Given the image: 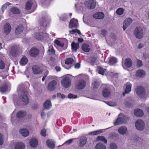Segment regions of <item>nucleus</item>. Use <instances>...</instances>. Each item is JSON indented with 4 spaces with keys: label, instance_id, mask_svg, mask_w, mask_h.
Here are the masks:
<instances>
[{
    "label": "nucleus",
    "instance_id": "1",
    "mask_svg": "<svg viewBox=\"0 0 149 149\" xmlns=\"http://www.w3.org/2000/svg\"><path fill=\"white\" fill-rule=\"evenodd\" d=\"M129 117L125 115L120 114L116 121L114 123L115 125L121 124H125L127 123L130 119Z\"/></svg>",
    "mask_w": 149,
    "mask_h": 149
},
{
    "label": "nucleus",
    "instance_id": "2",
    "mask_svg": "<svg viewBox=\"0 0 149 149\" xmlns=\"http://www.w3.org/2000/svg\"><path fill=\"white\" fill-rule=\"evenodd\" d=\"M134 35L137 39H141L143 38L144 36L143 29L141 27H137L134 31Z\"/></svg>",
    "mask_w": 149,
    "mask_h": 149
},
{
    "label": "nucleus",
    "instance_id": "3",
    "mask_svg": "<svg viewBox=\"0 0 149 149\" xmlns=\"http://www.w3.org/2000/svg\"><path fill=\"white\" fill-rule=\"evenodd\" d=\"M85 80L84 79H81L79 80L77 84V89L79 90L84 89L86 85V81L88 80V76L85 77Z\"/></svg>",
    "mask_w": 149,
    "mask_h": 149
},
{
    "label": "nucleus",
    "instance_id": "4",
    "mask_svg": "<svg viewBox=\"0 0 149 149\" xmlns=\"http://www.w3.org/2000/svg\"><path fill=\"white\" fill-rule=\"evenodd\" d=\"M76 138L78 139L77 145L79 147H83L86 144L87 138L86 136H81Z\"/></svg>",
    "mask_w": 149,
    "mask_h": 149
},
{
    "label": "nucleus",
    "instance_id": "5",
    "mask_svg": "<svg viewBox=\"0 0 149 149\" xmlns=\"http://www.w3.org/2000/svg\"><path fill=\"white\" fill-rule=\"evenodd\" d=\"M61 83L63 86L65 88L69 87L71 83L70 79L68 77H65L63 78L61 80Z\"/></svg>",
    "mask_w": 149,
    "mask_h": 149
},
{
    "label": "nucleus",
    "instance_id": "6",
    "mask_svg": "<svg viewBox=\"0 0 149 149\" xmlns=\"http://www.w3.org/2000/svg\"><path fill=\"white\" fill-rule=\"evenodd\" d=\"M135 126L137 130H142L144 128L145 124L142 120H138L135 122Z\"/></svg>",
    "mask_w": 149,
    "mask_h": 149
},
{
    "label": "nucleus",
    "instance_id": "7",
    "mask_svg": "<svg viewBox=\"0 0 149 149\" xmlns=\"http://www.w3.org/2000/svg\"><path fill=\"white\" fill-rule=\"evenodd\" d=\"M136 93L140 97L145 96L146 92L145 89L142 86L138 87L136 89Z\"/></svg>",
    "mask_w": 149,
    "mask_h": 149
},
{
    "label": "nucleus",
    "instance_id": "8",
    "mask_svg": "<svg viewBox=\"0 0 149 149\" xmlns=\"http://www.w3.org/2000/svg\"><path fill=\"white\" fill-rule=\"evenodd\" d=\"M56 82L54 80H52L48 84L47 89L50 91H53L56 88Z\"/></svg>",
    "mask_w": 149,
    "mask_h": 149
},
{
    "label": "nucleus",
    "instance_id": "9",
    "mask_svg": "<svg viewBox=\"0 0 149 149\" xmlns=\"http://www.w3.org/2000/svg\"><path fill=\"white\" fill-rule=\"evenodd\" d=\"M69 26L71 28H77L78 26V21L74 18L70 20L69 24Z\"/></svg>",
    "mask_w": 149,
    "mask_h": 149
},
{
    "label": "nucleus",
    "instance_id": "10",
    "mask_svg": "<svg viewBox=\"0 0 149 149\" xmlns=\"http://www.w3.org/2000/svg\"><path fill=\"white\" fill-rule=\"evenodd\" d=\"M96 3V2L93 0L86 1L85 3L86 6L91 9H93L95 8Z\"/></svg>",
    "mask_w": 149,
    "mask_h": 149
},
{
    "label": "nucleus",
    "instance_id": "11",
    "mask_svg": "<svg viewBox=\"0 0 149 149\" xmlns=\"http://www.w3.org/2000/svg\"><path fill=\"white\" fill-rule=\"evenodd\" d=\"M132 19L130 18H128L126 19L124 21L123 23V30H125L127 27L132 23Z\"/></svg>",
    "mask_w": 149,
    "mask_h": 149
},
{
    "label": "nucleus",
    "instance_id": "12",
    "mask_svg": "<svg viewBox=\"0 0 149 149\" xmlns=\"http://www.w3.org/2000/svg\"><path fill=\"white\" fill-rule=\"evenodd\" d=\"M38 140L35 138H31L29 142L30 146L34 148L38 145Z\"/></svg>",
    "mask_w": 149,
    "mask_h": 149
},
{
    "label": "nucleus",
    "instance_id": "13",
    "mask_svg": "<svg viewBox=\"0 0 149 149\" xmlns=\"http://www.w3.org/2000/svg\"><path fill=\"white\" fill-rule=\"evenodd\" d=\"M126 87L125 90V93H123V96L125 95V93H128L130 92L131 90L132 84L129 82H127L125 84Z\"/></svg>",
    "mask_w": 149,
    "mask_h": 149
},
{
    "label": "nucleus",
    "instance_id": "14",
    "mask_svg": "<svg viewBox=\"0 0 149 149\" xmlns=\"http://www.w3.org/2000/svg\"><path fill=\"white\" fill-rule=\"evenodd\" d=\"M25 147L24 144L23 143L19 142L16 143L14 146L15 149H24Z\"/></svg>",
    "mask_w": 149,
    "mask_h": 149
},
{
    "label": "nucleus",
    "instance_id": "15",
    "mask_svg": "<svg viewBox=\"0 0 149 149\" xmlns=\"http://www.w3.org/2000/svg\"><path fill=\"white\" fill-rule=\"evenodd\" d=\"M21 100L25 104H27L29 102V99L27 96L25 94H23L20 96Z\"/></svg>",
    "mask_w": 149,
    "mask_h": 149
},
{
    "label": "nucleus",
    "instance_id": "16",
    "mask_svg": "<svg viewBox=\"0 0 149 149\" xmlns=\"http://www.w3.org/2000/svg\"><path fill=\"white\" fill-rule=\"evenodd\" d=\"M39 53V50L36 48H32L30 51L29 53L31 56H37Z\"/></svg>",
    "mask_w": 149,
    "mask_h": 149
},
{
    "label": "nucleus",
    "instance_id": "17",
    "mask_svg": "<svg viewBox=\"0 0 149 149\" xmlns=\"http://www.w3.org/2000/svg\"><path fill=\"white\" fill-rule=\"evenodd\" d=\"M32 70L34 73L36 74H40L42 71L41 69H40L39 67L37 66H34L32 68Z\"/></svg>",
    "mask_w": 149,
    "mask_h": 149
},
{
    "label": "nucleus",
    "instance_id": "18",
    "mask_svg": "<svg viewBox=\"0 0 149 149\" xmlns=\"http://www.w3.org/2000/svg\"><path fill=\"white\" fill-rule=\"evenodd\" d=\"M47 145L49 148L53 149L55 146V143L52 140L48 139L46 142Z\"/></svg>",
    "mask_w": 149,
    "mask_h": 149
},
{
    "label": "nucleus",
    "instance_id": "19",
    "mask_svg": "<svg viewBox=\"0 0 149 149\" xmlns=\"http://www.w3.org/2000/svg\"><path fill=\"white\" fill-rule=\"evenodd\" d=\"M104 16L103 13L101 12L97 13L93 15L94 18L97 19H102L104 17Z\"/></svg>",
    "mask_w": 149,
    "mask_h": 149
},
{
    "label": "nucleus",
    "instance_id": "20",
    "mask_svg": "<svg viewBox=\"0 0 149 149\" xmlns=\"http://www.w3.org/2000/svg\"><path fill=\"white\" fill-rule=\"evenodd\" d=\"M11 30V27L10 24L7 23L4 26V32L6 34H8Z\"/></svg>",
    "mask_w": 149,
    "mask_h": 149
},
{
    "label": "nucleus",
    "instance_id": "21",
    "mask_svg": "<svg viewBox=\"0 0 149 149\" xmlns=\"http://www.w3.org/2000/svg\"><path fill=\"white\" fill-rule=\"evenodd\" d=\"M134 114L135 116L138 117H141L143 115L142 111L140 109H136L134 111Z\"/></svg>",
    "mask_w": 149,
    "mask_h": 149
},
{
    "label": "nucleus",
    "instance_id": "22",
    "mask_svg": "<svg viewBox=\"0 0 149 149\" xmlns=\"http://www.w3.org/2000/svg\"><path fill=\"white\" fill-rule=\"evenodd\" d=\"M146 74L145 72L142 70H139L136 71V75L137 76L142 77Z\"/></svg>",
    "mask_w": 149,
    "mask_h": 149
},
{
    "label": "nucleus",
    "instance_id": "23",
    "mask_svg": "<svg viewBox=\"0 0 149 149\" xmlns=\"http://www.w3.org/2000/svg\"><path fill=\"white\" fill-rule=\"evenodd\" d=\"M19 132L23 136L25 137L27 136L29 134V131L25 129H21Z\"/></svg>",
    "mask_w": 149,
    "mask_h": 149
},
{
    "label": "nucleus",
    "instance_id": "24",
    "mask_svg": "<svg viewBox=\"0 0 149 149\" xmlns=\"http://www.w3.org/2000/svg\"><path fill=\"white\" fill-rule=\"evenodd\" d=\"M127 130V128L125 126H122L118 129V132L122 135L124 134Z\"/></svg>",
    "mask_w": 149,
    "mask_h": 149
},
{
    "label": "nucleus",
    "instance_id": "25",
    "mask_svg": "<svg viewBox=\"0 0 149 149\" xmlns=\"http://www.w3.org/2000/svg\"><path fill=\"white\" fill-rule=\"evenodd\" d=\"M17 47L16 46H13L11 47L10 53L13 56H15L17 54Z\"/></svg>",
    "mask_w": 149,
    "mask_h": 149
},
{
    "label": "nucleus",
    "instance_id": "26",
    "mask_svg": "<svg viewBox=\"0 0 149 149\" xmlns=\"http://www.w3.org/2000/svg\"><path fill=\"white\" fill-rule=\"evenodd\" d=\"M125 64L127 67H130L132 65V62L131 60L129 58L126 59L125 60Z\"/></svg>",
    "mask_w": 149,
    "mask_h": 149
},
{
    "label": "nucleus",
    "instance_id": "27",
    "mask_svg": "<svg viewBox=\"0 0 149 149\" xmlns=\"http://www.w3.org/2000/svg\"><path fill=\"white\" fill-rule=\"evenodd\" d=\"M95 149H106V147L103 143H99L96 145Z\"/></svg>",
    "mask_w": 149,
    "mask_h": 149
},
{
    "label": "nucleus",
    "instance_id": "28",
    "mask_svg": "<svg viewBox=\"0 0 149 149\" xmlns=\"http://www.w3.org/2000/svg\"><path fill=\"white\" fill-rule=\"evenodd\" d=\"M79 46L78 43H75L74 42L72 43L71 47L72 50L75 52H77V50L79 48Z\"/></svg>",
    "mask_w": 149,
    "mask_h": 149
},
{
    "label": "nucleus",
    "instance_id": "29",
    "mask_svg": "<svg viewBox=\"0 0 149 149\" xmlns=\"http://www.w3.org/2000/svg\"><path fill=\"white\" fill-rule=\"evenodd\" d=\"M23 29V26L22 25H20L16 28L15 31V33L17 34H19L22 31Z\"/></svg>",
    "mask_w": 149,
    "mask_h": 149
},
{
    "label": "nucleus",
    "instance_id": "30",
    "mask_svg": "<svg viewBox=\"0 0 149 149\" xmlns=\"http://www.w3.org/2000/svg\"><path fill=\"white\" fill-rule=\"evenodd\" d=\"M102 93L103 96L104 97H107L110 95V92L109 89L105 88L102 92Z\"/></svg>",
    "mask_w": 149,
    "mask_h": 149
},
{
    "label": "nucleus",
    "instance_id": "31",
    "mask_svg": "<svg viewBox=\"0 0 149 149\" xmlns=\"http://www.w3.org/2000/svg\"><path fill=\"white\" fill-rule=\"evenodd\" d=\"M117 62V59L116 58L111 57L109 59L108 63L110 65H112L116 63Z\"/></svg>",
    "mask_w": 149,
    "mask_h": 149
},
{
    "label": "nucleus",
    "instance_id": "32",
    "mask_svg": "<svg viewBox=\"0 0 149 149\" xmlns=\"http://www.w3.org/2000/svg\"><path fill=\"white\" fill-rule=\"evenodd\" d=\"M82 49L84 51L86 52H89L90 50L89 45L86 44L82 45Z\"/></svg>",
    "mask_w": 149,
    "mask_h": 149
},
{
    "label": "nucleus",
    "instance_id": "33",
    "mask_svg": "<svg viewBox=\"0 0 149 149\" xmlns=\"http://www.w3.org/2000/svg\"><path fill=\"white\" fill-rule=\"evenodd\" d=\"M98 73L102 75H106L107 74V71L106 69H104L101 67H100L99 68V71Z\"/></svg>",
    "mask_w": 149,
    "mask_h": 149
},
{
    "label": "nucleus",
    "instance_id": "34",
    "mask_svg": "<svg viewBox=\"0 0 149 149\" xmlns=\"http://www.w3.org/2000/svg\"><path fill=\"white\" fill-rule=\"evenodd\" d=\"M48 21V19L47 17H45L44 19L41 18L40 21V24L41 25L45 26L46 25V23Z\"/></svg>",
    "mask_w": 149,
    "mask_h": 149
},
{
    "label": "nucleus",
    "instance_id": "35",
    "mask_svg": "<svg viewBox=\"0 0 149 149\" xmlns=\"http://www.w3.org/2000/svg\"><path fill=\"white\" fill-rule=\"evenodd\" d=\"M44 106L46 109H49L52 106L51 102L49 100L46 101L44 104Z\"/></svg>",
    "mask_w": 149,
    "mask_h": 149
},
{
    "label": "nucleus",
    "instance_id": "36",
    "mask_svg": "<svg viewBox=\"0 0 149 149\" xmlns=\"http://www.w3.org/2000/svg\"><path fill=\"white\" fill-rule=\"evenodd\" d=\"M26 115V113L22 111H19L17 114V117L18 118H20Z\"/></svg>",
    "mask_w": 149,
    "mask_h": 149
},
{
    "label": "nucleus",
    "instance_id": "37",
    "mask_svg": "<svg viewBox=\"0 0 149 149\" xmlns=\"http://www.w3.org/2000/svg\"><path fill=\"white\" fill-rule=\"evenodd\" d=\"M96 140L97 141H101L104 143H106L107 142V139L105 138V137L103 136H98Z\"/></svg>",
    "mask_w": 149,
    "mask_h": 149
},
{
    "label": "nucleus",
    "instance_id": "38",
    "mask_svg": "<svg viewBox=\"0 0 149 149\" xmlns=\"http://www.w3.org/2000/svg\"><path fill=\"white\" fill-rule=\"evenodd\" d=\"M10 3L8 2H7L6 3L4 4L2 6L1 8V11L0 13L1 14H3L4 9H6V8L10 5L11 4Z\"/></svg>",
    "mask_w": 149,
    "mask_h": 149
},
{
    "label": "nucleus",
    "instance_id": "39",
    "mask_svg": "<svg viewBox=\"0 0 149 149\" xmlns=\"http://www.w3.org/2000/svg\"><path fill=\"white\" fill-rule=\"evenodd\" d=\"M11 11L13 13L18 14L20 13V10L17 8L13 7L11 8Z\"/></svg>",
    "mask_w": 149,
    "mask_h": 149
},
{
    "label": "nucleus",
    "instance_id": "40",
    "mask_svg": "<svg viewBox=\"0 0 149 149\" xmlns=\"http://www.w3.org/2000/svg\"><path fill=\"white\" fill-rule=\"evenodd\" d=\"M102 132V130H100L89 132L88 134L91 135H96L101 133Z\"/></svg>",
    "mask_w": 149,
    "mask_h": 149
},
{
    "label": "nucleus",
    "instance_id": "41",
    "mask_svg": "<svg viewBox=\"0 0 149 149\" xmlns=\"http://www.w3.org/2000/svg\"><path fill=\"white\" fill-rule=\"evenodd\" d=\"M7 88L6 84L2 85L0 87V92L2 93H3L7 91Z\"/></svg>",
    "mask_w": 149,
    "mask_h": 149
},
{
    "label": "nucleus",
    "instance_id": "42",
    "mask_svg": "<svg viewBox=\"0 0 149 149\" xmlns=\"http://www.w3.org/2000/svg\"><path fill=\"white\" fill-rule=\"evenodd\" d=\"M74 60L72 58H69L66 59L65 63L66 64L70 65L72 64Z\"/></svg>",
    "mask_w": 149,
    "mask_h": 149
},
{
    "label": "nucleus",
    "instance_id": "43",
    "mask_svg": "<svg viewBox=\"0 0 149 149\" xmlns=\"http://www.w3.org/2000/svg\"><path fill=\"white\" fill-rule=\"evenodd\" d=\"M27 58L25 57H23L21 60L20 64L22 65H25L27 63Z\"/></svg>",
    "mask_w": 149,
    "mask_h": 149
},
{
    "label": "nucleus",
    "instance_id": "44",
    "mask_svg": "<svg viewBox=\"0 0 149 149\" xmlns=\"http://www.w3.org/2000/svg\"><path fill=\"white\" fill-rule=\"evenodd\" d=\"M32 3V2L31 1H29L27 2L25 6L26 9L27 10H29L30 9Z\"/></svg>",
    "mask_w": 149,
    "mask_h": 149
},
{
    "label": "nucleus",
    "instance_id": "45",
    "mask_svg": "<svg viewBox=\"0 0 149 149\" xmlns=\"http://www.w3.org/2000/svg\"><path fill=\"white\" fill-rule=\"evenodd\" d=\"M116 13L119 15H122L124 13V9L122 8H119L117 9Z\"/></svg>",
    "mask_w": 149,
    "mask_h": 149
},
{
    "label": "nucleus",
    "instance_id": "46",
    "mask_svg": "<svg viewBox=\"0 0 149 149\" xmlns=\"http://www.w3.org/2000/svg\"><path fill=\"white\" fill-rule=\"evenodd\" d=\"M77 139L76 138H74L72 139H70L67 141H66V142H65L63 144V145H65L67 146L68 145H69L70 144L72 141L75 140Z\"/></svg>",
    "mask_w": 149,
    "mask_h": 149
},
{
    "label": "nucleus",
    "instance_id": "47",
    "mask_svg": "<svg viewBox=\"0 0 149 149\" xmlns=\"http://www.w3.org/2000/svg\"><path fill=\"white\" fill-rule=\"evenodd\" d=\"M69 32L70 33L72 34H74L75 33H77L79 34H81V33L80 31L79 30L77 29H73L72 30L70 31Z\"/></svg>",
    "mask_w": 149,
    "mask_h": 149
},
{
    "label": "nucleus",
    "instance_id": "48",
    "mask_svg": "<svg viewBox=\"0 0 149 149\" xmlns=\"http://www.w3.org/2000/svg\"><path fill=\"white\" fill-rule=\"evenodd\" d=\"M117 147L116 145L114 143H111L109 146L110 149H117Z\"/></svg>",
    "mask_w": 149,
    "mask_h": 149
},
{
    "label": "nucleus",
    "instance_id": "49",
    "mask_svg": "<svg viewBox=\"0 0 149 149\" xmlns=\"http://www.w3.org/2000/svg\"><path fill=\"white\" fill-rule=\"evenodd\" d=\"M77 97V96L76 95L72 94V93H69L68 94V98L69 99H75Z\"/></svg>",
    "mask_w": 149,
    "mask_h": 149
},
{
    "label": "nucleus",
    "instance_id": "50",
    "mask_svg": "<svg viewBox=\"0 0 149 149\" xmlns=\"http://www.w3.org/2000/svg\"><path fill=\"white\" fill-rule=\"evenodd\" d=\"M5 65L3 61L0 60V69H3L5 67Z\"/></svg>",
    "mask_w": 149,
    "mask_h": 149
},
{
    "label": "nucleus",
    "instance_id": "51",
    "mask_svg": "<svg viewBox=\"0 0 149 149\" xmlns=\"http://www.w3.org/2000/svg\"><path fill=\"white\" fill-rule=\"evenodd\" d=\"M55 43L61 47L64 46V44L61 43L59 41L57 40H55Z\"/></svg>",
    "mask_w": 149,
    "mask_h": 149
},
{
    "label": "nucleus",
    "instance_id": "52",
    "mask_svg": "<svg viewBox=\"0 0 149 149\" xmlns=\"http://www.w3.org/2000/svg\"><path fill=\"white\" fill-rule=\"evenodd\" d=\"M136 65L139 68L142 66L143 65V63L139 59H137V60Z\"/></svg>",
    "mask_w": 149,
    "mask_h": 149
},
{
    "label": "nucleus",
    "instance_id": "53",
    "mask_svg": "<svg viewBox=\"0 0 149 149\" xmlns=\"http://www.w3.org/2000/svg\"><path fill=\"white\" fill-rule=\"evenodd\" d=\"M93 88L95 89L97 88L99 86V84L97 82L95 81L93 83Z\"/></svg>",
    "mask_w": 149,
    "mask_h": 149
},
{
    "label": "nucleus",
    "instance_id": "54",
    "mask_svg": "<svg viewBox=\"0 0 149 149\" xmlns=\"http://www.w3.org/2000/svg\"><path fill=\"white\" fill-rule=\"evenodd\" d=\"M91 63L92 65H93L94 63L96 62L97 59L95 58H92L91 59Z\"/></svg>",
    "mask_w": 149,
    "mask_h": 149
},
{
    "label": "nucleus",
    "instance_id": "55",
    "mask_svg": "<svg viewBox=\"0 0 149 149\" xmlns=\"http://www.w3.org/2000/svg\"><path fill=\"white\" fill-rule=\"evenodd\" d=\"M3 136L0 133V145H2L3 143Z\"/></svg>",
    "mask_w": 149,
    "mask_h": 149
},
{
    "label": "nucleus",
    "instance_id": "56",
    "mask_svg": "<svg viewBox=\"0 0 149 149\" xmlns=\"http://www.w3.org/2000/svg\"><path fill=\"white\" fill-rule=\"evenodd\" d=\"M42 136H45L46 135V130L45 129H43L41 130L40 132Z\"/></svg>",
    "mask_w": 149,
    "mask_h": 149
},
{
    "label": "nucleus",
    "instance_id": "57",
    "mask_svg": "<svg viewBox=\"0 0 149 149\" xmlns=\"http://www.w3.org/2000/svg\"><path fill=\"white\" fill-rule=\"evenodd\" d=\"M51 1V0H44L43 3L45 5H48Z\"/></svg>",
    "mask_w": 149,
    "mask_h": 149
},
{
    "label": "nucleus",
    "instance_id": "58",
    "mask_svg": "<svg viewBox=\"0 0 149 149\" xmlns=\"http://www.w3.org/2000/svg\"><path fill=\"white\" fill-rule=\"evenodd\" d=\"M107 104L108 105L111 106H114L116 105V103L113 102H108Z\"/></svg>",
    "mask_w": 149,
    "mask_h": 149
},
{
    "label": "nucleus",
    "instance_id": "59",
    "mask_svg": "<svg viewBox=\"0 0 149 149\" xmlns=\"http://www.w3.org/2000/svg\"><path fill=\"white\" fill-rule=\"evenodd\" d=\"M49 54H53L55 53V51L53 48H51L49 49L48 50Z\"/></svg>",
    "mask_w": 149,
    "mask_h": 149
},
{
    "label": "nucleus",
    "instance_id": "60",
    "mask_svg": "<svg viewBox=\"0 0 149 149\" xmlns=\"http://www.w3.org/2000/svg\"><path fill=\"white\" fill-rule=\"evenodd\" d=\"M80 64L79 63H77L74 65V68H75L78 69L80 68Z\"/></svg>",
    "mask_w": 149,
    "mask_h": 149
},
{
    "label": "nucleus",
    "instance_id": "61",
    "mask_svg": "<svg viewBox=\"0 0 149 149\" xmlns=\"http://www.w3.org/2000/svg\"><path fill=\"white\" fill-rule=\"evenodd\" d=\"M23 86V85H19L18 86V88H17V91L19 93V91H20L22 90V87Z\"/></svg>",
    "mask_w": 149,
    "mask_h": 149
},
{
    "label": "nucleus",
    "instance_id": "62",
    "mask_svg": "<svg viewBox=\"0 0 149 149\" xmlns=\"http://www.w3.org/2000/svg\"><path fill=\"white\" fill-rule=\"evenodd\" d=\"M55 69L57 71H60L61 70V68L59 66H57L55 68Z\"/></svg>",
    "mask_w": 149,
    "mask_h": 149
},
{
    "label": "nucleus",
    "instance_id": "63",
    "mask_svg": "<svg viewBox=\"0 0 149 149\" xmlns=\"http://www.w3.org/2000/svg\"><path fill=\"white\" fill-rule=\"evenodd\" d=\"M125 104L127 107H130L131 106V103L128 102H125Z\"/></svg>",
    "mask_w": 149,
    "mask_h": 149
},
{
    "label": "nucleus",
    "instance_id": "64",
    "mask_svg": "<svg viewBox=\"0 0 149 149\" xmlns=\"http://www.w3.org/2000/svg\"><path fill=\"white\" fill-rule=\"evenodd\" d=\"M84 41L83 39L81 38H79L78 39V41L79 42H82Z\"/></svg>",
    "mask_w": 149,
    "mask_h": 149
}]
</instances>
